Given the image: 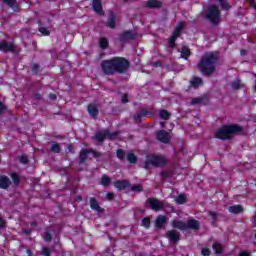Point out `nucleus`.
Returning <instances> with one entry per match:
<instances>
[{
	"instance_id": "obj_1",
	"label": "nucleus",
	"mask_w": 256,
	"mask_h": 256,
	"mask_svg": "<svg viewBox=\"0 0 256 256\" xmlns=\"http://www.w3.org/2000/svg\"><path fill=\"white\" fill-rule=\"evenodd\" d=\"M219 63V53L217 52H207L204 54L198 64V69H200L203 75H213L215 73V68Z\"/></svg>"
},
{
	"instance_id": "obj_2",
	"label": "nucleus",
	"mask_w": 256,
	"mask_h": 256,
	"mask_svg": "<svg viewBox=\"0 0 256 256\" xmlns=\"http://www.w3.org/2000/svg\"><path fill=\"white\" fill-rule=\"evenodd\" d=\"M241 131H243V127L237 124L222 126L216 131L215 137L217 139H222L223 141H225L227 139L233 138L234 135H237V133H241Z\"/></svg>"
},
{
	"instance_id": "obj_3",
	"label": "nucleus",
	"mask_w": 256,
	"mask_h": 256,
	"mask_svg": "<svg viewBox=\"0 0 256 256\" xmlns=\"http://www.w3.org/2000/svg\"><path fill=\"white\" fill-rule=\"evenodd\" d=\"M166 159L163 156L148 155L144 162V169H153V167H161L165 165Z\"/></svg>"
},
{
	"instance_id": "obj_4",
	"label": "nucleus",
	"mask_w": 256,
	"mask_h": 256,
	"mask_svg": "<svg viewBox=\"0 0 256 256\" xmlns=\"http://www.w3.org/2000/svg\"><path fill=\"white\" fill-rule=\"evenodd\" d=\"M206 17L213 25H219L221 22V12L219 11V7L215 5L209 6L206 11Z\"/></svg>"
},
{
	"instance_id": "obj_5",
	"label": "nucleus",
	"mask_w": 256,
	"mask_h": 256,
	"mask_svg": "<svg viewBox=\"0 0 256 256\" xmlns=\"http://www.w3.org/2000/svg\"><path fill=\"white\" fill-rule=\"evenodd\" d=\"M116 73H125L129 69V62L125 58H113Z\"/></svg>"
},
{
	"instance_id": "obj_6",
	"label": "nucleus",
	"mask_w": 256,
	"mask_h": 256,
	"mask_svg": "<svg viewBox=\"0 0 256 256\" xmlns=\"http://www.w3.org/2000/svg\"><path fill=\"white\" fill-rule=\"evenodd\" d=\"M101 67L105 75H113V73H116L115 62L113 58L111 60H104L101 64Z\"/></svg>"
},
{
	"instance_id": "obj_7",
	"label": "nucleus",
	"mask_w": 256,
	"mask_h": 256,
	"mask_svg": "<svg viewBox=\"0 0 256 256\" xmlns=\"http://www.w3.org/2000/svg\"><path fill=\"white\" fill-rule=\"evenodd\" d=\"M117 135H119V133H117V132L110 133L107 130H103V131L98 132L95 135V139H97L99 143H103L104 139H116Z\"/></svg>"
},
{
	"instance_id": "obj_8",
	"label": "nucleus",
	"mask_w": 256,
	"mask_h": 256,
	"mask_svg": "<svg viewBox=\"0 0 256 256\" xmlns=\"http://www.w3.org/2000/svg\"><path fill=\"white\" fill-rule=\"evenodd\" d=\"M183 27H185V24L183 22H179L173 32L172 37L170 38L169 41V45L170 47H174L175 46V40L177 39V37H179V35H181V32L183 31Z\"/></svg>"
},
{
	"instance_id": "obj_9",
	"label": "nucleus",
	"mask_w": 256,
	"mask_h": 256,
	"mask_svg": "<svg viewBox=\"0 0 256 256\" xmlns=\"http://www.w3.org/2000/svg\"><path fill=\"white\" fill-rule=\"evenodd\" d=\"M148 205L152 211H161L163 209V201L155 198L149 199Z\"/></svg>"
},
{
	"instance_id": "obj_10",
	"label": "nucleus",
	"mask_w": 256,
	"mask_h": 256,
	"mask_svg": "<svg viewBox=\"0 0 256 256\" xmlns=\"http://www.w3.org/2000/svg\"><path fill=\"white\" fill-rule=\"evenodd\" d=\"M156 137L158 141H161V143H169L171 141V135L165 130L158 131L156 133Z\"/></svg>"
},
{
	"instance_id": "obj_11",
	"label": "nucleus",
	"mask_w": 256,
	"mask_h": 256,
	"mask_svg": "<svg viewBox=\"0 0 256 256\" xmlns=\"http://www.w3.org/2000/svg\"><path fill=\"white\" fill-rule=\"evenodd\" d=\"M171 225L174 229H179L180 231H187V223L183 222L179 218L172 220Z\"/></svg>"
},
{
	"instance_id": "obj_12",
	"label": "nucleus",
	"mask_w": 256,
	"mask_h": 256,
	"mask_svg": "<svg viewBox=\"0 0 256 256\" xmlns=\"http://www.w3.org/2000/svg\"><path fill=\"white\" fill-rule=\"evenodd\" d=\"M88 153H92L93 157L97 158L99 157V153L96 152L95 150H87V149H84L80 152V163H85V161H87V155Z\"/></svg>"
},
{
	"instance_id": "obj_13",
	"label": "nucleus",
	"mask_w": 256,
	"mask_h": 256,
	"mask_svg": "<svg viewBox=\"0 0 256 256\" xmlns=\"http://www.w3.org/2000/svg\"><path fill=\"white\" fill-rule=\"evenodd\" d=\"M166 237L171 241V243H177L179 241L181 234L177 230H169L166 233Z\"/></svg>"
},
{
	"instance_id": "obj_14",
	"label": "nucleus",
	"mask_w": 256,
	"mask_h": 256,
	"mask_svg": "<svg viewBox=\"0 0 256 256\" xmlns=\"http://www.w3.org/2000/svg\"><path fill=\"white\" fill-rule=\"evenodd\" d=\"M92 9L93 11H95V13H97V15H104L101 0H93Z\"/></svg>"
},
{
	"instance_id": "obj_15",
	"label": "nucleus",
	"mask_w": 256,
	"mask_h": 256,
	"mask_svg": "<svg viewBox=\"0 0 256 256\" xmlns=\"http://www.w3.org/2000/svg\"><path fill=\"white\" fill-rule=\"evenodd\" d=\"M0 51H15V45L11 42H0Z\"/></svg>"
},
{
	"instance_id": "obj_16",
	"label": "nucleus",
	"mask_w": 256,
	"mask_h": 256,
	"mask_svg": "<svg viewBox=\"0 0 256 256\" xmlns=\"http://www.w3.org/2000/svg\"><path fill=\"white\" fill-rule=\"evenodd\" d=\"M11 187V179L7 176H0V189H9Z\"/></svg>"
},
{
	"instance_id": "obj_17",
	"label": "nucleus",
	"mask_w": 256,
	"mask_h": 256,
	"mask_svg": "<svg viewBox=\"0 0 256 256\" xmlns=\"http://www.w3.org/2000/svg\"><path fill=\"white\" fill-rule=\"evenodd\" d=\"M199 221L195 219H190L186 223V229H192L193 231H197L199 229Z\"/></svg>"
},
{
	"instance_id": "obj_18",
	"label": "nucleus",
	"mask_w": 256,
	"mask_h": 256,
	"mask_svg": "<svg viewBox=\"0 0 256 256\" xmlns=\"http://www.w3.org/2000/svg\"><path fill=\"white\" fill-rule=\"evenodd\" d=\"M165 223H167V217L163 215H159L155 220V225L157 229H161V227H163Z\"/></svg>"
},
{
	"instance_id": "obj_19",
	"label": "nucleus",
	"mask_w": 256,
	"mask_h": 256,
	"mask_svg": "<svg viewBox=\"0 0 256 256\" xmlns=\"http://www.w3.org/2000/svg\"><path fill=\"white\" fill-rule=\"evenodd\" d=\"M162 3L159 0H148L146 6L149 9H159Z\"/></svg>"
},
{
	"instance_id": "obj_20",
	"label": "nucleus",
	"mask_w": 256,
	"mask_h": 256,
	"mask_svg": "<svg viewBox=\"0 0 256 256\" xmlns=\"http://www.w3.org/2000/svg\"><path fill=\"white\" fill-rule=\"evenodd\" d=\"M88 113L91 115V117H96L99 115V109L97 107V104H90L88 106Z\"/></svg>"
},
{
	"instance_id": "obj_21",
	"label": "nucleus",
	"mask_w": 256,
	"mask_h": 256,
	"mask_svg": "<svg viewBox=\"0 0 256 256\" xmlns=\"http://www.w3.org/2000/svg\"><path fill=\"white\" fill-rule=\"evenodd\" d=\"M114 187H116V189H127V187H129V183L126 180H118L114 183Z\"/></svg>"
},
{
	"instance_id": "obj_22",
	"label": "nucleus",
	"mask_w": 256,
	"mask_h": 256,
	"mask_svg": "<svg viewBox=\"0 0 256 256\" xmlns=\"http://www.w3.org/2000/svg\"><path fill=\"white\" fill-rule=\"evenodd\" d=\"M115 15L113 14V12H110V16L108 18V22H107V26L110 28V29H115Z\"/></svg>"
},
{
	"instance_id": "obj_23",
	"label": "nucleus",
	"mask_w": 256,
	"mask_h": 256,
	"mask_svg": "<svg viewBox=\"0 0 256 256\" xmlns=\"http://www.w3.org/2000/svg\"><path fill=\"white\" fill-rule=\"evenodd\" d=\"M229 213H243V206L234 205L228 208Z\"/></svg>"
},
{
	"instance_id": "obj_24",
	"label": "nucleus",
	"mask_w": 256,
	"mask_h": 256,
	"mask_svg": "<svg viewBox=\"0 0 256 256\" xmlns=\"http://www.w3.org/2000/svg\"><path fill=\"white\" fill-rule=\"evenodd\" d=\"M213 251H215L216 254H221L223 253V245L219 242H215L212 246Z\"/></svg>"
},
{
	"instance_id": "obj_25",
	"label": "nucleus",
	"mask_w": 256,
	"mask_h": 256,
	"mask_svg": "<svg viewBox=\"0 0 256 256\" xmlns=\"http://www.w3.org/2000/svg\"><path fill=\"white\" fill-rule=\"evenodd\" d=\"M191 55V50L187 46L182 47L181 49V57L182 59H188V57Z\"/></svg>"
},
{
	"instance_id": "obj_26",
	"label": "nucleus",
	"mask_w": 256,
	"mask_h": 256,
	"mask_svg": "<svg viewBox=\"0 0 256 256\" xmlns=\"http://www.w3.org/2000/svg\"><path fill=\"white\" fill-rule=\"evenodd\" d=\"M192 87H200V85H203V79H201L200 77H194L191 81H190Z\"/></svg>"
},
{
	"instance_id": "obj_27",
	"label": "nucleus",
	"mask_w": 256,
	"mask_h": 256,
	"mask_svg": "<svg viewBox=\"0 0 256 256\" xmlns=\"http://www.w3.org/2000/svg\"><path fill=\"white\" fill-rule=\"evenodd\" d=\"M175 201L178 205H183V203H187V196H185V194H180L176 197Z\"/></svg>"
},
{
	"instance_id": "obj_28",
	"label": "nucleus",
	"mask_w": 256,
	"mask_h": 256,
	"mask_svg": "<svg viewBox=\"0 0 256 256\" xmlns=\"http://www.w3.org/2000/svg\"><path fill=\"white\" fill-rule=\"evenodd\" d=\"M3 3H6V5L10 6L13 11H17V1L15 0H2Z\"/></svg>"
},
{
	"instance_id": "obj_29",
	"label": "nucleus",
	"mask_w": 256,
	"mask_h": 256,
	"mask_svg": "<svg viewBox=\"0 0 256 256\" xmlns=\"http://www.w3.org/2000/svg\"><path fill=\"white\" fill-rule=\"evenodd\" d=\"M90 206L91 209H94V211H101V207H99V204H97V200H95V198L90 199Z\"/></svg>"
},
{
	"instance_id": "obj_30",
	"label": "nucleus",
	"mask_w": 256,
	"mask_h": 256,
	"mask_svg": "<svg viewBox=\"0 0 256 256\" xmlns=\"http://www.w3.org/2000/svg\"><path fill=\"white\" fill-rule=\"evenodd\" d=\"M111 184V178H109V176L104 175L101 178V185H103L104 187H107V185Z\"/></svg>"
},
{
	"instance_id": "obj_31",
	"label": "nucleus",
	"mask_w": 256,
	"mask_h": 256,
	"mask_svg": "<svg viewBox=\"0 0 256 256\" xmlns=\"http://www.w3.org/2000/svg\"><path fill=\"white\" fill-rule=\"evenodd\" d=\"M99 45L102 49H107L109 46V40H107V38H100Z\"/></svg>"
},
{
	"instance_id": "obj_32",
	"label": "nucleus",
	"mask_w": 256,
	"mask_h": 256,
	"mask_svg": "<svg viewBox=\"0 0 256 256\" xmlns=\"http://www.w3.org/2000/svg\"><path fill=\"white\" fill-rule=\"evenodd\" d=\"M127 161H129V163H137V156H135V154L130 152L127 155Z\"/></svg>"
},
{
	"instance_id": "obj_33",
	"label": "nucleus",
	"mask_w": 256,
	"mask_h": 256,
	"mask_svg": "<svg viewBox=\"0 0 256 256\" xmlns=\"http://www.w3.org/2000/svg\"><path fill=\"white\" fill-rule=\"evenodd\" d=\"M39 33H41V35H44L45 37L51 35V32L49 31V29H47L45 27H40Z\"/></svg>"
},
{
	"instance_id": "obj_34",
	"label": "nucleus",
	"mask_w": 256,
	"mask_h": 256,
	"mask_svg": "<svg viewBox=\"0 0 256 256\" xmlns=\"http://www.w3.org/2000/svg\"><path fill=\"white\" fill-rule=\"evenodd\" d=\"M221 4L222 9H225L226 11L231 9V5H229V3H227V1L225 0H218Z\"/></svg>"
},
{
	"instance_id": "obj_35",
	"label": "nucleus",
	"mask_w": 256,
	"mask_h": 256,
	"mask_svg": "<svg viewBox=\"0 0 256 256\" xmlns=\"http://www.w3.org/2000/svg\"><path fill=\"white\" fill-rule=\"evenodd\" d=\"M132 191H135L136 193H141L143 191V186L141 184H136L131 187Z\"/></svg>"
},
{
	"instance_id": "obj_36",
	"label": "nucleus",
	"mask_w": 256,
	"mask_h": 256,
	"mask_svg": "<svg viewBox=\"0 0 256 256\" xmlns=\"http://www.w3.org/2000/svg\"><path fill=\"white\" fill-rule=\"evenodd\" d=\"M241 87H243V84H241V81L236 80L232 83V89H241Z\"/></svg>"
},
{
	"instance_id": "obj_37",
	"label": "nucleus",
	"mask_w": 256,
	"mask_h": 256,
	"mask_svg": "<svg viewBox=\"0 0 256 256\" xmlns=\"http://www.w3.org/2000/svg\"><path fill=\"white\" fill-rule=\"evenodd\" d=\"M160 117H161V119L167 120V119H169L170 114L167 110H161L160 111Z\"/></svg>"
},
{
	"instance_id": "obj_38",
	"label": "nucleus",
	"mask_w": 256,
	"mask_h": 256,
	"mask_svg": "<svg viewBox=\"0 0 256 256\" xmlns=\"http://www.w3.org/2000/svg\"><path fill=\"white\" fill-rule=\"evenodd\" d=\"M51 151H53V153H59L61 151V149L59 148V144L57 143L52 144Z\"/></svg>"
},
{
	"instance_id": "obj_39",
	"label": "nucleus",
	"mask_w": 256,
	"mask_h": 256,
	"mask_svg": "<svg viewBox=\"0 0 256 256\" xmlns=\"http://www.w3.org/2000/svg\"><path fill=\"white\" fill-rule=\"evenodd\" d=\"M11 178H12V181H13L14 185H19V175L13 173L11 175Z\"/></svg>"
},
{
	"instance_id": "obj_40",
	"label": "nucleus",
	"mask_w": 256,
	"mask_h": 256,
	"mask_svg": "<svg viewBox=\"0 0 256 256\" xmlns=\"http://www.w3.org/2000/svg\"><path fill=\"white\" fill-rule=\"evenodd\" d=\"M142 225L143 227H146V229H148V227L151 225V220H149V218H144L142 220Z\"/></svg>"
},
{
	"instance_id": "obj_41",
	"label": "nucleus",
	"mask_w": 256,
	"mask_h": 256,
	"mask_svg": "<svg viewBox=\"0 0 256 256\" xmlns=\"http://www.w3.org/2000/svg\"><path fill=\"white\" fill-rule=\"evenodd\" d=\"M145 115H147V113H145V112H142V113H140V114H137V115L134 116V120H135L136 122H139V121H141V117H145Z\"/></svg>"
},
{
	"instance_id": "obj_42",
	"label": "nucleus",
	"mask_w": 256,
	"mask_h": 256,
	"mask_svg": "<svg viewBox=\"0 0 256 256\" xmlns=\"http://www.w3.org/2000/svg\"><path fill=\"white\" fill-rule=\"evenodd\" d=\"M42 255H44V256H50V255H51V250H50L49 248H47V247H44V248L42 249Z\"/></svg>"
},
{
	"instance_id": "obj_43",
	"label": "nucleus",
	"mask_w": 256,
	"mask_h": 256,
	"mask_svg": "<svg viewBox=\"0 0 256 256\" xmlns=\"http://www.w3.org/2000/svg\"><path fill=\"white\" fill-rule=\"evenodd\" d=\"M201 255L209 256V255H211V250H209L208 248H203L201 251Z\"/></svg>"
},
{
	"instance_id": "obj_44",
	"label": "nucleus",
	"mask_w": 256,
	"mask_h": 256,
	"mask_svg": "<svg viewBox=\"0 0 256 256\" xmlns=\"http://www.w3.org/2000/svg\"><path fill=\"white\" fill-rule=\"evenodd\" d=\"M117 157L118 159H125V152H123V150H118Z\"/></svg>"
},
{
	"instance_id": "obj_45",
	"label": "nucleus",
	"mask_w": 256,
	"mask_h": 256,
	"mask_svg": "<svg viewBox=\"0 0 256 256\" xmlns=\"http://www.w3.org/2000/svg\"><path fill=\"white\" fill-rule=\"evenodd\" d=\"M199 103H201V98H194V99H192V105H197Z\"/></svg>"
},
{
	"instance_id": "obj_46",
	"label": "nucleus",
	"mask_w": 256,
	"mask_h": 256,
	"mask_svg": "<svg viewBox=\"0 0 256 256\" xmlns=\"http://www.w3.org/2000/svg\"><path fill=\"white\" fill-rule=\"evenodd\" d=\"M28 161L29 160L27 159V157H25V156L20 157V163H23L25 165V164H27Z\"/></svg>"
},
{
	"instance_id": "obj_47",
	"label": "nucleus",
	"mask_w": 256,
	"mask_h": 256,
	"mask_svg": "<svg viewBox=\"0 0 256 256\" xmlns=\"http://www.w3.org/2000/svg\"><path fill=\"white\" fill-rule=\"evenodd\" d=\"M32 71H33L34 73H37V71H39V65H38V64H33V65H32Z\"/></svg>"
},
{
	"instance_id": "obj_48",
	"label": "nucleus",
	"mask_w": 256,
	"mask_h": 256,
	"mask_svg": "<svg viewBox=\"0 0 256 256\" xmlns=\"http://www.w3.org/2000/svg\"><path fill=\"white\" fill-rule=\"evenodd\" d=\"M44 241H51V234L49 232H46L44 236Z\"/></svg>"
},
{
	"instance_id": "obj_49",
	"label": "nucleus",
	"mask_w": 256,
	"mask_h": 256,
	"mask_svg": "<svg viewBox=\"0 0 256 256\" xmlns=\"http://www.w3.org/2000/svg\"><path fill=\"white\" fill-rule=\"evenodd\" d=\"M239 256H251V254L247 251H241Z\"/></svg>"
},
{
	"instance_id": "obj_50",
	"label": "nucleus",
	"mask_w": 256,
	"mask_h": 256,
	"mask_svg": "<svg viewBox=\"0 0 256 256\" xmlns=\"http://www.w3.org/2000/svg\"><path fill=\"white\" fill-rule=\"evenodd\" d=\"M5 109H6L5 105H3V103L0 102V113H3Z\"/></svg>"
},
{
	"instance_id": "obj_51",
	"label": "nucleus",
	"mask_w": 256,
	"mask_h": 256,
	"mask_svg": "<svg viewBox=\"0 0 256 256\" xmlns=\"http://www.w3.org/2000/svg\"><path fill=\"white\" fill-rule=\"evenodd\" d=\"M106 197H107V199H108L109 201H111V199H113L114 195H113V193H108V194L106 195Z\"/></svg>"
},
{
	"instance_id": "obj_52",
	"label": "nucleus",
	"mask_w": 256,
	"mask_h": 256,
	"mask_svg": "<svg viewBox=\"0 0 256 256\" xmlns=\"http://www.w3.org/2000/svg\"><path fill=\"white\" fill-rule=\"evenodd\" d=\"M209 215H210V217H212V219H215V218L217 217V213H215V212H213V211H211V212L209 213Z\"/></svg>"
},
{
	"instance_id": "obj_53",
	"label": "nucleus",
	"mask_w": 256,
	"mask_h": 256,
	"mask_svg": "<svg viewBox=\"0 0 256 256\" xmlns=\"http://www.w3.org/2000/svg\"><path fill=\"white\" fill-rule=\"evenodd\" d=\"M128 102H129V100H127V95H124L122 97V103H128Z\"/></svg>"
},
{
	"instance_id": "obj_54",
	"label": "nucleus",
	"mask_w": 256,
	"mask_h": 256,
	"mask_svg": "<svg viewBox=\"0 0 256 256\" xmlns=\"http://www.w3.org/2000/svg\"><path fill=\"white\" fill-rule=\"evenodd\" d=\"M49 98L55 100V99H57V95H55V94H50V95H49Z\"/></svg>"
},
{
	"instance_id": "obj_55",
	"label": "nucleus",
	"mask_w": 256,
	"mask_h": 256,
	"mask_svg": "<svg viewBox=\"0 0 256 256\" xmlns=\"http://www.w3.org/2000/svg\"><path fill=\"white\" fill-rule=\"evenodd\" d=\"M125 37H127V38L131 37V32L125 33Z\"/></svg>"
},
{
	"instance_id": "obj_56",
	"label": "nucleus",
	"mask_w": 256,
	"mask_h": 256,
	"mask_svg": "<svg viewBox=\"0 0 256 256\" xmlns=\"http://www.w3.org/2000/svg\"><path fill=\"white\" fill-rule=\"evenodd\" d=\"M253 225H254V227H256V215L254 216Z\"/></svg>"
},
{
	"instance_id": "obj_57",
	"label": "nucleus",
	"mask_w": 256,
	"mask_h": 256,
	"mask_svg": "<svg viewBox=\"0 0 256 256\" xmlns=\"http://www.w3.org/2000/svg\"><path fill=\"white\" fill-rule=\"evenodd\" d=\"M162 177H167V172H162Z\"/></svg>"
},
{
	"instance_id": "obj_58",
	"label": "nucleus",
	"mask_w": 256,
	"mask_h": 256,
	"mask_svg": "<svg viewBox=\"0 0 256 256\" xmlns=\"http://www.w3.org/2000/svg\"><path fill=\"white\" fill-rule=\"evenodd\" d=\"M0 227H3V220L0 218Z\"/></svg>"
},
{
	"instance_id": "obj_59",
	"label": "nucleus",
	"mask_w": 256,
	"mask_h": 256,
	"mask_svg": "<svg viewBox=\"0 0 256 256\" xmlns=\"http://www.w3.org/2000/svg\"><path fill=\"white\" fill-rule=\"evenodd\" d=\"M27 253L29 256H31V250H28Z\"/></svg>"
},
{
	"instance_id": "obj_60",
	"label": "nucleus",
	"mask_w": 256,
	"mask_h": 256,
	"mask_svg": "<svg viewBox=\"0 0 256 256\" xmlns=\"http://www.w3.org/2000/svg\"><path fill=\"white\" fill-rule=\"evenodd\" d=\"M173 211H174L173 207H170V212H173Z\"/></svg>"
},
{
	"instance_id": "obj_61",
	"label": "nucleus",
	"mask_w": 256,
	"mask_h": 256,
	"mask_svg": "<svg viewBox=\"0 0 256 256\" xmlns=\"http://www.w3.org/2000/svg\"><path fill=\"white\" fill-rule=\"evenodd\" d=\"M78 201H81V197H78Z\"/></svg>"
}]
</instances>
